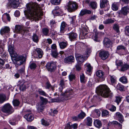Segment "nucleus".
<instances>
[{
	"label": "nucleus",
	"mask_w": 129,
	"mask_h": 129,
	"mask_svg": "<svg viewBox=\"0 0 129 129\" xmlns=\"http://www.w3.org/2000/svg\"><path fill=\"white\" fill-rule=\"evenodd\" d=\"M113 28L117 33H118L119 31V26L118 24H114Z\"/></svg>",
	"instance_id": "38"
},
{
	"label": "nucleus",
	"mask_w": 129,
	"mask_h": 129,
	"mask_svg": "<svg viewBox=\"0 0 129 129\" xmlns=\"http://www.w3.org/2000/svg\"><path fill=\"white\" fill-rule=\"evenodd\" d=\"M51 3L53 5H57L59 4L61 0H51Z\"/></svg>",
	"instance_id": "44"
},
{
	"label": "nucleus",
	"mask_w": 129,
	"mask_h": 129,
	"mask_svg": "<svg viewBox=\"0 0 129 129\" xmlns=\"http://www.w3.org/2000/svg\"><path fill=\"white\" fill-rule=\"evenodd\" d=\"M125 34L126 36L129 37V26H126L124 30Z\"/></svg>",
	"instance_id": "46"
},
{
	"label": "nucleus",
	"mask_w": 129,
	"mask_h": 129,
	"mask_svg": "<svg viewBox=\"0 0 129 129\" xmlns=\"http://www.w3.org/2000/svg\"><path fill=\"white\" fill-rule=\"evenodd\" d=\"M8 50L11 55H13L14 53V47L10 45L9 46Z\"/></svg>",
	"instance_id": "39"
},
{
	"label": "nucleus",
	"mask_w": 129,
	"mask_h": 129,
	"mask_svg": "<svg viewBox=\"0 0 129 129\" xmlns=\"http://www.w3.org/2000/svg\"><path fill=\"white\" fill-rule=\"evenodd\" d=\"M116 117L118 121L121 123H122L124 121L123 117L122 114L119 112H117L115 114Z\"/></svg>",
	"instance_id": "14"
},
{
	"label": "nucleus",
	"mask_w": 129,
	"mask_h": 129,
	"mask_svg": "<svg viewBox=\"0 0 129 129\" xmlns=\"http://www.w3.org/2000/svg\"><path fill=\"white\" fill-rule=\"evenodd\" d=\"M86 114L83 112H81L78 115V117L79 118L83 119L85 116Z\"/></svg>",
	"instance_id": "55"
},
{
	"label": "nucleus",
	"mask_w": 129,
	"mask_h": 129,
	"mask_svg": "<svg viewBox=\"0 0 129 129\" xmlns=\"http://www.w3.org/2000/svg\"><path fill=\"white\" fill-rule=\"evenodd\" d=\"M49 31V29L48 28H43L42 30L43 33L45 36H47L48 35Z\"/></svg>",
	"instance_id": "43"
},
{
	"label": "nucleus",
	"mask_w": 129,
	"mask_h": 129,
	"mask_svg": "<svg viewBox=\"0 0 129 129\" xmlns=\"http://www.w3.org/2000/svg\"><path fill=\"white\" fill-rule=\"evenodd\" d=\"M113 43L110 39L105 38L103 41V44L105 47L111 48L112 46Z\"/></svg>",
	"instance_id": "7"
},
{
	"label": "nucleus",
	"mask_w": 129,
	"mask_h": 129,
	"mask_svg": "<svg viewBox=\"0 0 129 129\" xmlns=\"http://www.w3.org/2000/svg\"><path fill=\"white\" fill-rule=\"evenodd\" d=\"M87 125L88 126H91L92 122V118L91 117H87Z\"/></svg>",
	"instance_id": "36"
},
{
	"label": "nucleus",
	"mask_w": 129,
	"mask_h": 129,
	"mask_svg": "<svg viewBox=\"0 0 129 129\" xmlns=\"http://www.w3.org/2000/svg\"><path fill=\"white\" fill-rule=\"evenodd\" d=\"M75 19V17L73 16L72 17L70 18V21L71 24H73L74 23V21Z\"/></svg>",
	"instance_id": "62"
},
{
	"label": "nucleus",
	"mask_w": 129,
	"mask_h": 129,
	"mask_svg": "<svg viewBox=\"0 0 129 129\" xmlns=\"http://www.w3.org/2000/svg\"><path fill=\"white\" fill-rule=\"evenodd\" d=\"M37 66V65L35 63H32L29 65V67L31 69L34 70L36 68Z\"/></svg>",
	"instance_id": "50"
},
{
	"label": "nucleus",
	"mask_w": 129,
	"mask_h": 129,
	"mask_svg": "<svg viewBox=\"0 0 129 129\" xmlns=\"http://www.w3.org/2000/svg\"><path fill=\"white\" fill-rule=\"evenodd\" d=\"M109 77L112 84H113L116 81V79L114 76L110 75Z\"/></svg>",
	"instance_id": "35"
},
{
	"label": "nucleus",
	"mask_w": 129,
	"mask_h": 129,
	"mask_svg": "<svg viewBox=\"0 0 129 129\" xmlns=\"http://www.w3.org/2000/svg\"><path fill=\"white\" fill-rule=\"evenodd\" d=\"M66 7L69 12H72L75 11L77 9V5L75 2L69 1Z\"/></svg>",
	"instance_id": "4"
},
{
	"label": "nucleus",
	"mask_w": 129,
	"mask_h": 129,
	"mask_svg": "<svg viewBox=\"0 0 129 129\" xmlns=\"http://www.w3.org/2000/svg\"><path fill=\"white\" fill-rule=\"evenodd\" d=\"M43 105H42L41 104H40V105L37 108V110L39 112L43 110Z\"/></svg>",
	"instance_id": "64"
},
{
	"label": "nucleus",
	"mask_w": 129,
	"mask_h": 129,
	"mask_svg": "<svg viewBox=\"0 0 129 129\" xmlns=\"http://www.w3.org/2000/svg\"><path fill=\"white\" fill-rule=\"evenodd\" d=\"M1 110L4 113L9 114H12L14 111V109L9 103L5 104L2 108Z\"/></svg>",
	"instance_id": "3"
},
{
	"label": "nucleus",
	"mask_w": 129,
	"mask_h": 129,
	"mask_svg": "<svg viewBox=\"0 0 129 129\" xmlns=\"http://www.w3.org/2000/svg\"><path fill=\"white\" fill-rule=\"evenodd\" d=\"M119 81L122 83L126 84L127 82V78L125 76H123L119 78Z\"/></svg>",
	"instance_id": "30"
},
{
	"label": "nucleus",
	"mask_w": 129,
	"mask_h": 129,
	"mask_svg": "<svg viewBox=\"0 0 129 129\" xmlns=\"http://www.w3.org/2000/svg\"><path fill=\"white\" fill-rule=\"evenodd\" d=\"M75 56L76 59L78 62L82 63L85 60L83 56L76 52L75 54Z\"/></svg>",
	"instance_id": "11"
},
{
	"label": "nucleus",
	"mask_w": 129,
	"mask_h": 129,
	"mask_svg": "<svg viewBox=\"0 0 129 129\" xmlns=\"http://www.w3.org/2000/svg\"><path fill=\"white\" fill-rule=\"evenodd\" d=\"M104 75V73L101 70H98L96 72V76L100 78H103Z\"/></svg>",
	"instance_id": "27"
},
{
	"label": "nucleus",
	"mask_w": 129,
	"mask_h": 129,
	"mask_svg": "<svg viewBox=\"0 0 129 129\" xmlns=\"http://www.w3.org/2000/svg\"><path fill=\"white\" fill-rule=\"evenodd\" d=\"M116 65L117 66H120L123 64V62L120 60H116Z\"/></svg>",
	"instance_id": "57"
},
{
	"label": "nucleus",
	"mask_w": 129,
	"mask_h": 129,
	"mask_svg": "<svg viewBox=\"0 0 129 129\" xmlns=\"http://www.w3.org/2000/svg\"><path fill=\"white\" fill-rule=\"evenodd\" d=\"M42 124L43 125L48 126L49 124L47 121L44 119H42L41 120Z\"/></svg>",
	"instance_id": "54"
},
{
	"label": "nucleus",
	"mask_w": 129,
	"mask_h": 129,
	"mask_svg": "<svg viewBox=\"0 0 129 129\" xmlns=\"http://www.w3.org/2000/svg\"><path fill=\"white\" fill-rule=\"evenodd\" d=\"M67 24L64 22H62L60 26V32L61 33H64L65 31L66 28L67 27Z\"/></svg>",
	"instance_id": "18"
},
{
	"label": "nucleus",
	"mask_w": 129,
	"mask_h": 129,
	"mask_svg": "<svg viewBox=\"0 0 129 129\" xmlns=\"http://www.w3.org/2000/svg\"><path fill=\"white\" fill-rule=\"evenodd\" d=\"M69 80L70 81H72L74 80H75L76 77L74 74H71L69 76Z\"/></svg>",
	"instance_id": "51"
},
{
	"label": "nucleus",
	"mask_w": 129,
	"mask_h": 129,
	"mask_svg": "<svg viewBox=\"0 0 129 129\" xmlns=\"http://www.w3.org/2000/svg\"><path fill=\"white\" fill-rule=\"evenodd\" d=\"M96 91L98 94L105 98L112 96L113 95L109 88L106 85H101L98 87Z\"/></svg>",
	"instance_id": "2"
},
{
	"label": "nucleus",
	"mask_w": 129,
	"mask_h": 129,
	"mask_svg": "<svg viewBox=\"0 0 129 129\" xmlns=\"http://www.w3.org/2000/svg\"><path fill=\"white\" fill-rule=\"evenodd\" d=\"M14 59L15 61L14 63L19 66L23 64L26 61V58L24 56L17 55L14 57Z\"/></svg>",
	"instance_id": "5"
},
{
	"label": "nucleus",
	"mask_w": 129,
	"mask_h": 129,
	"mask_svg": "<svg viewBox=\"0 0 129 129\" xmlns=\"http://www.w3.org/2000/svg\"><path fill=\"white\" fill-rule=\"evenodd\" d=\"M50 88H51L52 90H53L54 89V87L52 86L49 82H47L46 84V88L49 89Z\"/></svg>",
	"instance_id": "58"
},
{
	"label": "nucleus",
	"mask_w": 129,
	"mask_h": 129,
	"mask_svg": "<svg viewBox=\"0 0 129 129\" xmlns=\"http://www.w3.org/2000/svg\"><path fill=\"white\" fill-rule=\"evenodd\" d=\"M94 126L98 128L100 127L102 125V124L101 121L99 120H96L94 121Z\"/></svg>",
	"instance_id": "26"
},
{
	"label": "nucleus",
	"mask_w": 129,
	"mask_h": 129,
	"mask_svg": "<svg viewBox=\"0 0 129 129\" xmlns=\"http://www.w3.org/2000/svg\"><path fill=\"white\" fill-rule=\"evenodd\" d=\"M3 42L2 41H0V53L2 54L4 51V48L3 46H1V43Z\"/></svg>",
	"instance_id": "63"
},
{
	"label": "nucleus",
	"mask_w": 129,
	"mask_h": 129,
	"mask_svg": "<svg viewBox=\"0 0 129 129\" xmlns=\"http://www.w3.org/2000/svg\"><path fill=\"white\" fill-rule=\"evenodd\" d=\"M59 44L61 48L64 49L67 47L68 45V43L67 41L62 42L59 43Z\"/></svg>",
	"instance_id": "28"
},
{
	"label": "nucleus",
	"mask_w": 129,
	"mask_h": 129,
	"mask_svg": "<svg viewBox=\"0 0 129 129\" xmlns=\"http://www.w3.org/2000/svg\"><path fill=\"white\" fill-rule=\"evenodd\" d=\"M107 0H101L100 1V6L101 8H104L107 5L108 2Z\"/></svg>",
	"instance_id": "25"
},
{
	"label": "nucleus",
	"mask_w": 129,
	"mask_h": 129,
	"mask_svg": "<svg viewBox=\"0 0 129 129\" xmlns=\"http://www.w3.org/2000/svg\"><path fill=\"white\" fill-rule=\"evenodd\" d=\"M33 41L37 43L39 41L38 36L35 34H34L32 36Z\"/></svg>",
	"instance_id": "32"
},
{
	"label": "nucleus",
	"mask_w": 129,
	"mask_h": 129,
	"mask_svg": "<svg viewBox=\"0 0 129 129\" xmlns=\"http://www.w3.org/2000/svg\"><path fill=\"white\" fill-rule=\"evenodd\" d=\"M10 31V28L7 26L5 27L4 28H2L0 30L1 34L3 35L4 34L8 33Z\"/></svg>",
	"instance_id": "17"
},
{
	"label": "nucleus",
	"mask_w": 129,
	"mask_h": 129,
	"mask_svg": "<svg viewBox=\"0 0 129 129\" xmlns=\"http://www.w3.org/2000/svg\"><path fill=\"white\" fill-rule=\"evenodd\" d=\"M112 8L113 11H116L118 10V8L116 3H114L113 4Z\"/></svg>",
	"instance_id": "45"
},
{
	"label": "nucleus",
	"mask_w": 129,
	"mask_h": 129,
	"mask_svg": "<svg viewBox=\"0 0 129 129\" xmlns=\"http://www.w3.org/2000/svg\"><path fill=\"white\" fill-rule=\"evenodd\" d=\"M13 103L14 106H17L19 105L20 102L18 100L15 99L13 101Z\"/></svg>",
	"instance_id": "48"
},
{
	"label": "nucleus",
	"mask_w": 129,
	"mask_h": 129,
	"mask_svg": "<svg viewBox=\"0 0 129 129\" xmlns=\"http://www.w3.org/2000/svg\"><path fill=\"white\" fill-rule=\"evenodd\" d=\"M114 22V20L111 19H108L104 21L103 23L105 24H108L113 23Z\"/></svg>",
	"instance_id": "42"
},
{
	"label": "nucleus",
	"mask_w": 129,
	"mask_h": 129,
	"mask_svg": "<svg viewBox=\"0 0 129 129\" xmlns=\"http://www.w3.org/2000/svg\"><path fill=\"white\" fill-rule=\"evenodd\" d=\"M94 114L95 115L96 117H98L100 115L101 112L99 110H95L94 112Z\"/></svg>",
	"instance_id": "49"
},
{
	"label": "nucleus",
	"mask_w": 129,
	"mask_h": 129,
	"mask_svg": "<svg viewBox=\"0 0 129 129\" xmlns=\"http://www.w3.org/2000/svg\"><path fill=\"white\" fill-rule=\"evenodd\" d=\"M25 68L24 66L21 68V69L18 70V71L19 73L21 74L24 73L25 72Z\"/></svg>",
	"instance_id": "59"
},
{
	"label": "nucleus",
	"mask_w": 129,
	"mask_h": 129,
	"mask_svg": "<svg viewBox=\"0 0 129 129\" xmlns=\"http://www.w3.org/2000/svg\"><path fill=\"white\" fill-rule=\"evenodd\" d=\"M40 98L41 101L40 103L42 105H46L48 101L47 99L42 96H40Z\"/></svg>",
	"instance_id": "29"
},
{
	"label": "nucleus",
	"mask_w": 129,
	"mask_h": 129,
	"mask_svg": "<svg viewBox=\"0 0 129 129\" xmlns=\"http://www.w3.org/2000/svg\"><path fill=\"white\" fill-rule=\"evenodd\" d=\"M15 30L16 33L23 34L24 30L22 29V28L19 25L16 26Z\"/></svg>",
	"instance_id": "19"
},
{
	"label": "nucleus",
	"mask_w": 129,
	"mask_h": 129,
	"mask_svg": "<svg viewBox=\"0 0 129 129\" xmlns=\"http://www.w3.org/2000/svg\"><path fill=\"white\" fill-rule=\"evenodd\" d=\"M71 122H69L67 124V127H65L64 129H72V125H70Z\"/></svg>",
	"instance_id": "61"
},
{
	"label": "nucleus",
	"mask_w": 129,
	"mask_h": 129,
	"mask_svg": "<svg viewBox=\"0 0 129 129\" xmlns=\"http://www.w3.org/2000/svg\"><path fill=\"white\" fill-rule=\"evenodd\" d=\"M85 67H87V68H86L87 71L89 72H90L92 69V68L90 64L89 63H86L85 64Z\"/></svg>",
	"instance_id": "34"
},
{
	"label": "nucleus",
	"mask_w": 129,
	"mask_h": 129,
	"mask_svg": "<svg viewBox=\"0 0 129 129\" xmlns=\"http://www.w3.org/2000/svg\"><path fill=\"white\" fill-rule=\"evenodd\" d=\"M24 117L28 121H31L34 119V117L30 111L27 112L24 116Z\"/></svg>",
	"instance_id": "10"
},
{
	"label": "nucleus",
	"mask_w": 129,
	"mask_h": 129,
	"mask_svg": "<svg viewBox=\"0 0 129 129\" xmlns=\"http://www.w3.org/2000/svg\"><path fill=\"white\" fill-rule=\"evenodd\" d=\"M121 100V98L120 97V96H117L116 97V99L115 100V102L118 104L120 102Z\"/></svg>",
	"instance_id": "60"
},
{
	"label": "nucleus",
	"mask_w": 129,
	"mask_h": 129,
	"mask_svg": "<svg viewBox=\"0 0 129 129\" xmlns=\"http://www.w3.org/2000/svg\"><path fill=\"white\" fill-rule=\"evenodd\" d=\"M19 0H10L9 5L13 8H16L19 6Z\"/></svg>",
	"instance_id": "9"
},
{
	"label": "nucleus",
	"mask_w": 129,
	"mask_h": 129,
	"mask_svg": "<svg viewBox=\"0 0 129 129\" xmlns=\"http://www.w3.org/2000/svg\"><path fill=\"white\" fill-rule=\"evenodd\" d=\"M79 77L80 81L81 83L85 84L86 82L87 78L85 77L83 73L80 74V75Z\"/></svg>",
	"instance_id": "15"
},
{
	"label": "nucleus",
	"mask_w": 129,
	"mask_h": 129,
	"mask_svg": "<svg viewBox=\"0 0 129 129\" xmlns=\"http://www.w3.org/2000/svg\"><path fill=\"white\" fill-rule=\"evenodd\" d=\"M37 92H38V93L41 95H42L45 96H47V94L45 92L41 89H39L37 91Z\"/></svg>",
	"instance_id": "37"
},
{
	"label": "nucleus",
	"mask_w": 129,
	"mask_h": 129,
	"mask_svg": "<svg viewBox=\"0 0 129 129\" xmlns=\"http://www.w3.org/2000/svg\"><path fill=\"white\" fill-rule=\"evenodd\" d=\"M129 68V65L125 64L122 67L121 70V71H124L127 70Z\"/></svg>",
	"instance_id": "47"
},
{
	"label": "nucleus",
	"mask_w": 129,
	"mask_h": 129,
	"mask_svg": "<svg viewBox=\"0 0 129 129\" xmlns=\"http://www.w3.org/2000/svg\"><path fill=\"white\" fill-rule=\"evenodd\" d=\"M82 35L83 36H85L88 33L87 29L86 28H83L82 30Z\"/></svg>",
	"instance_id": "53"
},
{
	"label": "nucleus",
	"mask_w": 129,
	"mask_h": 129,
	"mask_svg": "<svg viewBox=\"0 0 129 129\" xmlns=\"http://www.w3.org/2000/svg\"><path fill=\"white\" fill-rule=\"evenodd\" d=\"M46 66L48 71L52 72L54 71L55 69L56 65L55 62H52L47 63Z\"/></svg>",
	"instance_id": "6"
},
{
	"label": "nucleus",
	"mask_w": 129,
	"mask_h": 129,
	"mask_svg": "<svg viewBox=\"0 0 129 129\" xmlns=\"http://www.w3.org/2000/svg\"><path fill=\"white\" fill-rule=\"evenodd\" d=\"M111 124L113 125L116 126H117L118 127V129H121L122 125L116 121H114L111 122Z\"/></svg>",
	"instance_id": "21"
},
{
	"label": "nucleus",
	"mask_w": 129,
	"mask_h": 129,
	"mask_svg": "<svg viewBox=\"0 0 129 129\" xmlns=\"http://www.w3.org/2000/svg\"><path fill=\"white\" fill-rule=\"evenodd\" d=\"M90 6L93 9H94L97 7V3L95 2H91L90 4Z\"/></svg>",
	"instance_id": "41"
},
{
	"label": "nucleus",
	"mask_w": 129,
	"mask_h": 129,
	"mask_svg": "<svg viewBox=\"0 0 129 129\" xmlns=\"http://www.w3.org/2000/svg\"><path fill=\"white\" fill-rule=\"evenodd\" d=\"M6 96L4 94H0V103L2 104L4 103L6 100Z\"/></svg>",
	"instance_id": "31"
},
{
	"label": "nucleus",
	"mask_w": 129,
	"mask_h": 129,
	"mask_svg": "<svg viewBox=\"0 0 129 129\" xmlns=\"http://www.w3.org/2000/svg\"><path fill=\"white\" fill-rule=\"evenodd\" d=\"M73 93L72 90H67L63 94L61 93V94L63 96L65 100H67L71 98V96L73 94Z\"/></svg>",
	"instance_id": "8"
},
{
	"label": "nucleus",
	"mask_w": 129,
	"mask_h": 129,
	"mask_svg": "<svg viewBox=\"0 0 129 129\" xmlns=\"http://www.w3.org/2000/svg\"><path fill=\"white\" fill-rule=\"evenodd\" d=\"M91 13V11L89 10L86 9L82 10L80 11L79 15L80 16H83L86 14H90Z\"/></svg>",
	"instance_id": "22"
},
{
	"label": "nucleus",
	"mask_w": 129,
	"mask_h": 129,
	"mask_svg": "<svg viewBox=\"0 0 129 129\" xmlns=\"http://www.w3.org/2000/svg\"><path fill=\"white\" fill-rule=\"evenodd\" d=\"M26 7L30 18L39 20L43 15L41 8L37 3L30 2L26 4Z\"/></svg>",
	"instance_id": "1"
},
{
	"label": "nucleus",
	"mask_w": 129,
	"mask_h": 129,
	"mask_svg": "<svg viewBox=\"0 0 129 129\" xmlns=\"http://www.w3.org/2000/svg\"><path fill=\"white\" fill-rule=\"evenodd\" d=\"M74 58L73 56L72 55L69 56L64 59V62L67 63L69 64L74 62Z\"/></svg>",
	"instance_id": "13"
},
{
	"label": "nucleus",
	"mask_w": 129,
	"mask_h": 129,
	"mask_svg": "<svg viewBox=\"0 0 129 129\" xmlns=\"http://www.w3.org/2000/svg\"><path fill=\"white\" fill-rule=\"evenodd\" d=\"M109 55L108 52L107 51H102L99 53L100 56L103 60H105L107 58Z\"/></svg>",
	"instance_id": "12"
},
{
	"label": "nucleus",
	"mask_w": 129,
	"mask_h": 129,
	"mask_svg": "<svg viewBox=\"0 0 129 129\" xmlns=\"http://www.w3.org/2000/svg\"><path fill=\"white\" fill-rule=\"evenodd\" d=\"M35 51L37 53V54L38 57L39 58H41L43 55V52L42 50L40 48H37L36 49Z\"/></svg>",
	"instance_id": "24"
},
{
	"label": "nucleus",
	"mask_w": 129,
	"mask_h": 129,
	"mask_svg": "<svg viewBox=\"0 0 129 129\" xmlns=\"http://www.w3.org/2000/svg\"><path fill=\"white\" fill-rule=\"evenodd\" d=\"M125 47L122 45H120L118 46L117 47L116 51H118L120 50L123 49L125 50Z\"/></svg>",
	"instance_id": "52"
},
{
	"label": "nucleus",
	"mask_w": 129,
	"mask_h": 129,
	"mask_svg": "<svg viewBox=\"0 0 129 129\" xmlns=\"http://www.w3.org/2000/svg\"><path fill=\"white\" fill-rule=\"evenodd\" d=\"M116 88L121 91H123L124 90V86L118 83L116 86Z\"/></svg>",
	"instance_id": "33"
},
{
	"label": "nucleus",
	"mask_w": 129,
	"mask_h": 129,
	"mask_svg": "<svg viewBox=\"0 0 129 129\" xmlns=\"http://www.w3.org/2000/svg\"><path fill=\"white\" fill-rule=\"evenodd\" d=\"M109 114V112L106 110H103L102 112V115L103 116H107Z\"/></svg>",
	"instance_id": "56"
},
{
	"label": "nucleus",
	"mask_w": 129,
	"mask_h": 129,
	"mask_svg": "<svg viewBox=\"0 0 129 129\" xmlns=\"http://www.w3.org/2000/svg\"><path fill=\"white\" fill-rule=\"evenodd\" d=\"M58 54L57 52V50H52L51 51V55L54 57L56 58Z\"/></svg>",
	"instance_id": "40"
},
{
	"label": "nucleus",
	"mask_w": 129,
	"mask_h": 129,
	"mask_svg": "<svg viewBox=\"0 0 129 129\" xmlns=\"http://www.w3.org/2000/svg\"><path fill=\"white\" fill-rule=\"evenodd\" d=\"M19 83H20L19 84V88L20 90L22 91H24L26 89V87L25 84L23 81L21 82L20 81H19Z\"/></svg>",
	"instance_id": "23"
},
{
	"label": "nucleus",
	"mask_w": 129,
	"mask_h": 129,
	"mask_svg": "<svg viewBox=\"0 0 129 129\" xmlns=\"http://www.w3.org/2000/svg\"><path fill=\"white\" fill-rule=\"evenodd\" d=\"M69 38L71 41L75 39L77 37V35L75 33L71 32L68 34Z\"/></svg>",
	"instance_id": "20"
},
{
	"label": "nucleus",
	"mask_w": 129,
	"mask_h": 129,
	"mask_svg": "<svg viewBox=\"0 0 129 129\" xmlns=\"http://www.w3.org/2000/svg\"><path fill=\"white\" fill-rule=\"evenodd\" d=\"M129 12V8L128 6H125L122 8L120 14L126 15Z\"/></svg>",
	"instance_id": "16"
}]
</instances>
